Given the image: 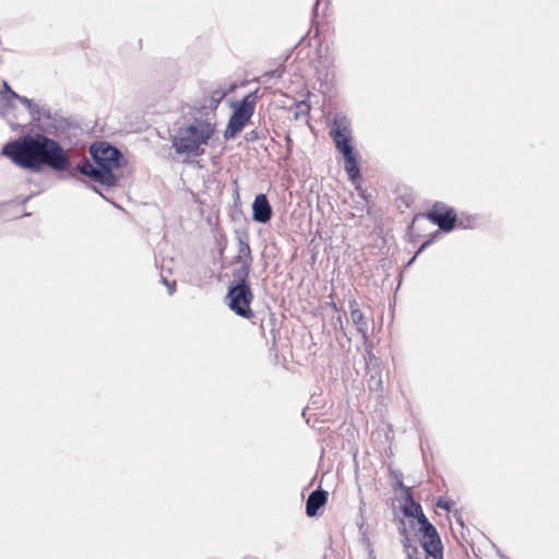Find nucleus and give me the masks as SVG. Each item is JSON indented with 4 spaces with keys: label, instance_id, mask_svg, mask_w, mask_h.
<instances>
[{
    "label": "nucleus",
    "instance_id": "23",
    "mask_svg": "<svg viewBox=\"0 0 559 559\" xmlns=\"http://www.w3.org/2000/svg\"><path fill=\"white\" fill-rule=\"evenodd\" d=\"M428 245H429V241H426L425 243H423L421 247L419 248V250L417 251V253L409 261V263H412L415 260V258L417 257V254H419Z\"/></svg>",
    "mask_w": 559,
    "mask_h": 559
},
{
    "label": "nucleus",
    "instance_id": "25",
    "mask_svg": "<svg viewBox=\"0 0 559 559\" xmlns=\"http://www.w3.org/2000/svg\"><path fill=\"white\" fill-rule=\"evenodd\" d=\"M367 554H368L367 559H377L376 555H374V549H370L369 551H367Z\"/></svg>",
    "mask_w": 559,
    "mask_h": 559
},
{
    "label": "nucleus",
    "instance_id": "27",
    "mask_svg": "<svg viewBox=\"0 0 559 559\" xmlns=\"http://www.w3.org/2000/svg\"><path fill=\"white\" fill-rule=\"evenodd\" d=\"M408 559H419V558L415 557L413 554L408 552Z\"/></svg>",
    "mask_w": 559,
    "mask_h": 559
},
{
    "label": "nucleus",
    "instance_id": "17",
    "mask_svg": "<svg viewBox=\"0 0 559 559\" xmlns=\"http://www.w3.org/2000/svg\"><path fill=\"white\" fill-rule=\"evenodd\" d=\"M358 530H359V542L361 546L366 549V551H369L370 549H373V544L369 537V530L365 525V521L362 520L360 523H358Z\"/></svg>",
    "mask_w": 559,
    "mask_h": 559
},
{
    "label": "nucleus",
    "instance_id": "26",
    "mask_svg": "<svg viewBox=\"0 0 559 559\" xmlns=\"http://www.w3.org/2000/svg\"><path fill=\"white\" fill-rule=\"evenodd\" d=\"M337 322L340 323L341 330L344 331L343 321H342V317L341 316L337 318ZM343 334L346 335L345 332H343Z\"/></svg>",
    "mask_w": 559,
    "mask_h": 559
},
{
    "label": "nucleus",
    "instance_id": "24",
    "mask_svg": "<svg viewBox=\"0 0 559 559\" xmlns=\"http://www.w3.org/2000/svg\"><path fill=\"white\" fill-rule=\"evenodd\" d=\"M3 90L5 92H8L11 96H12V92H14L13 90H11V87L9 86V84L7 82H3Z\"/></svg>",
    "mask_w": 559,
    "mask_h": 559
},
{
    "label": "nucleus",
    "instance_id": "5",
    "mask_svg": "<svg viewBox=\"0 0 559 559\" xmlns=\"http://www.w3.org/2000/svg\"><path fill=\"white\" fill-rule=\"evenodd\" d=\"M258 92L259 90H255L254 92L246 95L239 103L234 104L233 115L230 116L224 132V138L226 140L236 138L250 121L259 98Z\"/></svg>",
    "mask_w": 559,
    "mask_h": 559
},
{
    "label": "nucleus",
    "instance_id": "3",
    "mask_svg": "<svg viewBox=\"0 0 559 559\" xmlns=\"http://www.w3.org/2000/svg\"><path fill=\"white\" fill-rule=\"evenodd\" d=\"M330 136L332 138L336 150L343 155L345 160V170L350 180L360 177L356 152L350 143L352 129L350 121L343 114H336L333 118Z\"/></svg>",
    "mask_w": 559,
    "mask_h": 559
},
{
    "label": "nucleus",
    "instance_id": "2",
    "mask_svg": "<svg viewBox=\"0 0 559 559\" xmlns=\"http://www.w3.org/2000/svg\"><path fill=\"white\" fill-rule=\"evenodd\" d=\"M216 130V120L203 115H194L178 127L171 138V144L179 155L200 156L203 146L209 143Z\"/></svg>",
    "mask_w": 559,
    "mask_h": 559
},
{
    "label": "nucleus",
    "instance_id": "15",
    "mask_svg": "<svg viewBox=\"0 0 559 559\" xmlns=\"http://www.w3.org/2000/svg\"><path fill=\"white\" fill-rule=\"evenodd\" d=\"M405 504L402 508V511L407 518H416L419 521L421 515H425L421 509V506L414 501L413 495H411V499H404Z\"/></svg>",
    "mask_w": 559,
    "mask_h": 559
},
{
    "label": "nucleus",
    "instance_id": "14",
    "mask_svg": "<svg viewBox=\"0 0 559 559\" xmlns=\"http://www.w3.org/2000/svg\"><path fill=\"white\" fill-rule=\"evenodd\" d=\"M421 546L426 552V559H443V547L439 535L421 538Z\"/></svg>",
    "mask_w": 559,
    "mask_h": 559
},
{
    "label": "nucleus",
    "instance_id": "21",
    "mask_svg": "<svg viewBox=\"0 0 559 559\" xmlns=\"http://www.w3.org/2000/svg\"><path fill=\"white\" fill-rule=\"evenodd\" d=\"M437 507H439L443 510L450 511V509L452 507V502L449 500H445L443 498H439V500L437 501Z\"/></svg>",
    "mask_w": 559,
    "mask_h": 559
},
{
    "label": "nucleus",
    "instance_id": "12",
    "mask_svg": "<svg viewBox=\"0 0 559 559\" xmlns=\"http://www.w3.org/2000/svg\"><path fill=\"white\" fill-rule=\"evenodd\" d=\"M352 322L356 325L358 333L366 341L368 335V321L365 314L359 309L358 304L355 299H350L348 302Z\"/></svg>",
    "mask_w": 559,
    "mask_h": 559
},
{
    "label": "nucleus",
    "instance_id": "22",
    "mask_svg": "<svg viewBox=\"0 0 559 559\" xmlns=\"http://www.w3.org/2000/svg\"><path fill=\"white\" fill-rule=\"evenodd\" d=\"M163 283L168 287V294L173 295L176 290V282H168L167 278L162 277Z\"/></svg>",
    "mask_w": 559,
    "mask_h": 559
},
{
    "label": "nucleus",
    "instance_id": "6",
    "mask_svg": "<svg viewBox=\"0 0 559 559\" xmlns=\"http://www.w3.org/2000/svg\"><path fill=\"white\" fill-rule=\"evenodd\" d=\"M238 251L234 258V267L231 270L233 281L230 284H249V275L253 262L251 248L247 235L237 237Z\"/></svg>",
    "mask_w": 559,
    "mask_h": 559
},
{
    "label": "nucleus",
    "instance_id": "9",
    "mask_svg": "<svg viewBox=\"0 0 559 559\" xmlns=\"http://www.w3.org/2000/svg\"><path fill=\"white\" fill-rule=\"evenodd\" d=\"M225 96L226 92L222 90H215L211 93V95L205 96L201 100L195 103L193 109L198 112V115L212 117L213 120H216L215 111Z\"/></svg>",
    "mask_w": 559,
    "mask_h": 559
},
{
    "label": "nucleus",
    "instance_id": "19",
    "mask_svg": "<svg viewBox=\"0 0 559 559\" xmlns=\"http://www.w3.org/2000/svg\"><path fill=\"white\" fill-rule=\"evenodd\" d=\"M392 475L396 479L395 488H399L402 490L404 499H411V495H412L411 488L403 484V481L401 479V474L396 473V472H392Z\"/></svg>",
    "mask_w": 559,
    "mask_h": 559
},
{
    "label": "nucleus",
    "instance_id": "7",
    "mask_svg": "<svg viewBox=\"0 0 559 559\" xmlns=\"http://www.w3.org/2000/svg\"><path fill=\"white\" fill-rule=\"evenodd\" d=\"M225 300L230 310L238 317L245 319L253 318L251 309L253 293L250 285L230 284Z\"/></svg>",
    "mask_w": 559,
    "mask_h": 559
},
{
    "label": "nucleus",
    "instance_id": "16",
    "mask_svg": "<svg viewBox=\"0 0 559 559\" xmlns=\"http://www.w3.org/2000/svg\"><path fill=\"white\" fill-rule=\"evenodd\" d=\"M418 524L420 525L419 532L421 534V538H430L439 535L436 527L428 521L426 515H421V518H419Z\"/></svg>",
    "mask_w": 559,
    "mask_h": 559
},
{
    "label": "nucleus",
    "instance_id": "11",
    "mask_svg": "<svg viewBox=\"0 0 559 559\" xmlns=\"http://www.w3.org/2000/svg\"><path fill=\"white\" fill-rule=\"evenodd\" d=\"M272 217V207L265 194H258L252 203V218L265 224Z\"/></svg>",
    "mask_w": 559,
    "mask_h": 559
},
{
    "label": "nucleus",
    "instance_id": "10",
    "mask_svg": "<svg viewBox=\"0 0 559 559\" xmlns=\"http://www.w3.org/2000/svg\"><path fill=\"white\" fill-rule=\"evenodd\" d=\"M75 170L91 178L95 182L102 183L106 187H112V177L107 171H102L96 164L93 165L87 159L80 162L76 165Z\"/></svg>",
    "mask_w": 559,
    "mask_h": 559
},
{
    "label": "nucleus",
    "instance_id": "20",
    "mask_svg": "<svg viewBox=\"0 0 559 559\" xmlns=\"http://www.w3.org/2000/svg\"><path fill=\"white\" fill-rule=\"evenodd\" d=\"M295 106H296V111L294 114L295 119H299L301 116H307L310 110V106L304 100L296 102Z\"/></svg>",
    "mask_w": 559,
    "mask_h": 559
},
{
    "label": "nucleus",
    "instance_id": "13",
    "mask_svg": "<svg viewBox=\"0 0 559 559\" xmlns=\"http://www.w3.org/2000/svg\"><path fill=\"white\" fill-rule=\"evenodd\" d=\"M328 501V492L322 489L313 490L306 501V513L308 516H314L318 510Z\"/></svg>",
    "mask_w": 559,
    "mask_h": 559
},
{
    "label": "nucleus",
    "instance_id": "4",
    "mask_svg": "<svg viewBox=\"0 0 559 559\" xmlns=\"http://www.w3.org/2000/svg\"><path fill=\"white\" fill-rule=\"evenodd\" d=\"M90 154L98 168L102 171H107L112 177V187L116 186L118 177L114 174V170L123 166L124 157L122 153L107 142H96L90 146Z\"/></svg>",
    "mask_w": 559,
    "mask_h": 559
},
{
    "label": "nucleus",
    "instance_id": "8",
    "mask_svg": "<svg viewBox=\"0 0 559 559\" xmlns=\"http://www.w3.org/2000/svg\"><path fill=\"white\" fill-rule=\"evenodd\" d=\"M427 217L444 233H449L455 227L456 214L453 209L448 207L444 203L436 202L427 213Z\"/></svg>",
    "mask_w": 559,
    "mask_h": 559
},
{
    "label": "nucleus",
    "instance_id": "18",
    "mask_svg": "<svg viewBox=\"0 0 559 559\" xmlns=\"http://www.w3.org/2000/svg\"><path fill=\"white\" fill-rule=\"evenodd\" d=\"M12 98L17 99L20 103L25 105L33 118H35V116L39 115V106L34 104L32 99H29L25 96H21L15 92H12Z\"/></svg>",
    "mask_w": 559,
    "mask_h": 559
},
{
    "label": "nucleus",
    "instance_id": "1",
    "mask_svg": "<svg viewBox=\"0 0 559 559\" xmlns=\"http://www.w3.org/2000/svg\"><path fill=\"white\" fill-rule=\"evenodd\" d=\"M2 154L15 165L36 173L45 166L56 171H63L70 165V158L62 146L39 133L24 135L7 143Z\"/></svg>",
    "mask_w": 559,
    "mask_h": 559
}]
</instances>
